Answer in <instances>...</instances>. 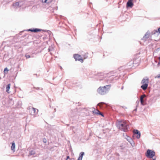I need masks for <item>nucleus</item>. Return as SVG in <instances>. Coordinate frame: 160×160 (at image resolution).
<instances>
[{"label": "nucleus", "instance_id": "a878e982", "mask_svg": "<svg viewBox=\"0 0 160 160\" xmlns=\"http://www.w3.org/2000/svg\"><path fill=\"white\" fill-rule=\"evenodd\" d=\"M43 141L44 142L46 143V141H47L46 139L45 138L43 139Z\"/></svg>", "mask_w": 160, "mask_h": 160}, {"label": "nucleus", "instance_id": "b1692460", "mask_svg": "<svg viewBox=\"0 0 160 160\" xmlns=\"http://www.w3.org/2000/svg\"><path fill=\"white\" fill-rule=\"evenodd\" d=\"M7 71V72H8V69L7 68H6L4 69V72L5 73V72Z\"/></svg>", "mask_w": 160, "mask_h": 160}, {"label": "nucleus", "instance_id": "2eb2a0df", "mask_svg": "<svg viewBox=\"0 0 160 160\" xmlns=\"http://www.w3.org/2000/svg\"><path fill=\"white\" fill-rule=\"evenodd\" d=\"M35 152L34 151L31 150L29 152V153L28 156H30L32 155H35Z\"/></svg>", "mask_w": 160, "mask_h": 160}, {"label": "nucleus", "instance_id": "473e14b6", "mask_svg": "<svg viewBox=\"0 0 160 160\" xmlns=\"http://www.w3.org/2000/svg\"><path fill=\"white\" fill-rule=\"evenodd\" d=\"M158 64L160 65V62L158 63Z\"/></svg>", "mask_w": 160, "mask_h": 160}, {"label": "nucleus", "instance_id": "393cba45", "mask_svg": "<svg viewBox=\"0 0 160 160\" xmlns=\"http://www.w3.org/2000/svg\"><path fill=\"white\" fill-rule=\"evenodd\" d=\"M160 78V75H158L157 76L155 77V78Z\"/></svg>", "mask_w": 160, "mask_h": 160}, {"label": "nucleus", "instance_id": "c9c22d12", "mask_svg": "<svg viewBox=\"0 0 160 160\" xmlns=\"http://www.w3.org/2000/svg\"><path fill=\"white\" fill-rule=\"evenodd\" d=\"M153 160H155V159H153Z\"/></svg>", "mask_w": 160, "mask_h": 160}, {"label": "nucleus", "instance_id": "aec40b11", "mask_svg": "<svg viewBox=\"0 0 160 160\" xmlns=\"http://www.w3.org/2000/svg\"><path fill=\"white\" fill-rule=\"evenodd\" d=\"M19 3L18 2H16L13 4V6H14L17 7H19Z\"/></svg>", "mask_w": 160, "mask_h": 160}, {"label": "nucleus", "instance_id": "c85d7f7f", "mask_svg": "<svg viewBox=\"0 0 160 160\" xmlns=\"http://www.w3.org/2000/svg\"><path fill=\"white\" fill-rule=\"evenodd\" d=\"M69 156H68L67 157V158H66V160H67L68 159H69Z\"/></svg>", "mask_w": 160, "mask_h": 160}, {"label": "nucleus", "instance_id": "bb28decb", "mask_svg": "<svg viewBox=\"0 0 160 160\" xmlns=\"http://www.w3.org/2000/svg\"><path fill=\"white\" fill-rule=\"evenodd\" d=\"M29 112L30 113V114L32 115H33V111H31L30 112V110L29 111Z\"/></svg>", "mask_w": 160, "mask_h": 160}, {"label": "nucleus", "instance_id": "6e6552de", "mask_svg": "<svg viewBox=\"0 0 160 160\" xmlns=\"http://www.w3.org/2000/svg\"><path fill=\"white\" fill-rule=\"evenodd\" d=\"M31 111H33V115L35 114H37L38 112V110L34 108H30V112Z\"/></svg>", "mask_w": 160, "mask_h": 160}, {"label": "nucleus", "instance_id": "f257e3e1", "mask_svg": "<svg viewBox=\"0 0 160 160\" xmlns=\"http://www.w3.org/2000/svg\"><path fill=\"white\" fill-rule=\"evenodd\" d=\"M116 125L118 128L122 131L127 132L128 130V124L125 121H118L116 122Z\"/></svg>", "mask_w": 160, "mask_h": 160}, {"label": "nucleus", "instance_id": "9b49d317", "mask_svg": "<svg viewBox=\"0 0 160 160\" xmlns=\"http://www.w3.org/2000/svg\"><path fill=\"white\" fill-rule=\"evenodd\" d=\"M84 153L83 152H80L79 155V156L78 158V159H77V160H82V157L83 155H84Z\"/></svg>", "mask_w": 160, "mask_h": 160}, {"label": "nucleus", "instance_id": "20e7f679", "mask_svg": "<svg viewBox=\"0 0 160 160\" xmlns=\"http://www.w3.org/2000/svg\"><path fill=\"white\" fill-rule=\"evenodd\" d=\"M74 57L76 61L78 60L82 62H83V60L81 55L78 54H75Z\"/></svg>", "mask_w": 160, "mask_h": 160}, {"label": "nucleus", "instance_id": "cd10ccee", "mask_svg": "<svg viewBox=\"0 0 160 160\" xmlns=\"http://www.w3.org/2000/svg\"><path fill=\"white\" fill-rule=\"evenodd\" d=\"M28 31H31L32 32H33V29H29Z\"/></svg>", "mask_w": 160, "mask_h": 160}, {"label": "nucleus", "instance_id": "423d86ee", "mask_svg": "<svg viewBox=\"0 0 160 160\" xmlns=\"http://www.w3.org/2000/svg\"><path fill=\"white\" fill-rule=\"evenodd\" d=\"M146 97V95L145 94H143L142 95H141L140 97V101L141 104L142 105H144L143 103L144 102V98Z\"/></svg>", "mask_w": 160, "mask_h": 160}, {"label": "nucleus", "instance_id": "39448f33", "mask_svg": "<svg viewBox=\"0 0 160 160\" xmlns=\"http://www.w3.org/2000/svg\"><path fill=\"white\" fill-rule=\"evenodd\" d=\"M133 0H128L127 3V7L132 8L133 6Z\"/></svg>", "mask_w": 160, "mask_h": 160}, {"label": "nucleus", "instance_id": "ddd939ff", "mask_svg": "<svg viewBox=\"0 0 160 160\" xmlns=\"http://www.w3.org/2000/svg\"><path fill=\"white\" fill-rule=\"evenodd\" d=\"M10 86H11L10 84H8L6 86V91L8 93H9V89L10 88Z\"/></svg>", "mask_w": 160, "mask_h": 160}, {"label": "nucleus", "instance_id": "4be33fe9", "mask_svg": "<svg viewBox=\"0 0 160 160\" xmlns=\"http://www.w3.org/2000/svg\"><path fill=\"white\" fill-rule=\"evenodd\" d=\"M25 57L27 58H29L31 57V56L29 55L26 54L25 55Z\"/></svg>", "mask_w": 160, "mask_h": 160}, {"label": "nucleus", "instance_id": "4468645a", "mask_svg": "<svg viewBox=\"0 0 160 160\" xmlns=\"http://www.w3.org/2000/svg\"><path fill=\"white\" fill-rule=\"evenodd\" d=\"M15 145L14 142H12V146L11 147V149L12 150H13L14 151H15Z\"/></svg>", "mask_w": 160, "mask_h": 160}, {"label": "nucleus", "instance_id": "2f4dec72", "mask_svg": "<svg viewBox=\"0 0 160 160\" xmlns=\"http://www.w3.org/2000/svg\"><path fill=\"white\" fill-rule=\"evenodd\" d=\"M139 101H137V103H139Z\"/></svg>", "mask_w": 160, "mask_h": 160}, {"label": "nucleus", "instance_id": "f704fd0d", "mask_svg": "<svg viewBox=\"0 0 160 160\" xmlns=\"http://www.w3.org/2000/svg\"><path fill=\"white\" fill-rule=\"evenodd\" d=\"M159 60L160 61V57L159 58Z\"/></svg>", "mask_w": 160, "mask_h": 160}, {"label": "nucleus", "instance_id": "5701e85b", "mask_svg": "<svg viewBox=\"0 0 160 160\" xmlns=\"http://www.w3.org/2000/svg\"><path fill=\"white\" fill-rule=\"evenodd\" d=\"M104 102H100V103H98V106H99L100 107H101V105H102V104H104Z\"/></svg>", "mask_w": 160, "mask_h": 160}, {"label": "nucleus", "instance_id": "0eeeda50", "mask_svg": "<svg viewBox=\"0 0 160 160\" xmlns=\"http://www.w3.org/2000/svg\"><path fill=\"white\" fill-rule=\"evenodd\" d=\"M133 132L135 134L137 135L136 136L137 138L138 139L139 138L141 135L140 132L137 130H134Z\"/></svg>", "mask_w": 160, "mask_h": 160}, {"label": "nucleus", "instance_id": "9d476101", "mask_svg": "<svg viewBox=\"0 0 160 160\" xmlns=\"http://www.w3.org/2000/svg\"><path fill=\"white\" fill-rule=\"evenodd\" d=\"M147 82V84H148V78H147L146 79H143L142 80L141 83L143 84H144V83H147L146 82Z\"/></svg>", "mask_w": 160, "mask_h": 160}, {"label": "nucleus", "instance_id": "72a5a7b5", "mask_svg": "<svg viewBox=\"0 0 160 160\" xmlns=\"http://www.w3.org/2000/svg\"><path fill=\"white\" fill-rule=\"evenodd\" d=\"M36 89H39V88H36Z\"/></svg>", "mask_w": 160, "mask_h": 160}, {"label": "nucleus", "instance_id": "1a4fd4ad", "mask_svg": "<svg viewBox=\"0 0 160 160\" xmlns=\"http://www.w3.org/2000/svg\"><path fill=\"white\" fill-rule=\"evenodd\" d=\"M146 83H147L143 84L141 86V88L144 90H146L147 88L148 84H147V82Z\"/></svg>", "mask_w": 160, "mask_h": 160}, {"label": "nucleus", "instance_id": "412c9836", "mask_svg": "<svg viewBox=\"0 0 160 160\" xmlns=\"http://www.w3.org/2000/svg\"><path fill=\"white\" fill-rule=\"evenodd\" d=\"M88 53H86L85 54V55L83 56L84 58V59L86 58H87V57H88Z\"/></svg>", "mask_w": 160, "mask_h": 160}, {"label": "nucleus", "instance_id": "f03ea898", "mask_svg": "<svg viewBox=\"0 0 160 160\" xmlns=\"http://www.w3.org/2000/svg\"><path fill=\"white\" fill-rule=\"evenodd\" d=\"M110 85H106L104 86L103 87H100L97 90L98 92L101 95H104L107 93L109 90V88L110 87Z\"/></svg>", "mask_w": 160, "mask_h": 160}, {"label": "nucleus", "instance_id": "dca6fc26", "mask_svg": "<svg viewBox=\"0 0 160 160\" xmlns=\"http://www.w3.org/2000/svg\"><path fill=\"white\" fill-rule=\"evenodd\" d=\"M149 37V34L148 32L146 33L144 37H143V39H145V38H148Z\"/></svg>", "mask_w": 160, "mask_h": 160}, {"label": "nucleus", "instance_id": "f8f14e48", "mask_svg": "<svg viewBox=\"0 0 160 160\" xmlns=\"http://www.w3.org/2000/svg\"><path fill=\"white\" fill-rule=\"evenodd\" d=\"M93 113H94L96 114L101 115L102 116H103L102 114L101 113L99 112V111L98 110H95L93 111Z\"/></svg>", "mask_w": 160, "mask_h": 160}, {"label": "nucleus", "instance_id": "6ab92c4d", "mask_svg": "<svg viewBox=\"0 0 160 160\" xmlns=\"http://www.w3.org/2000/svg\"><path fill=\"white\" fill-rule=\"evenodd\" d=\"M125 138L129 142H130V141L131 140V139L127 135H126V137H125Z\"/></svg>", "mask_w": 160, "mask_h": 160}, {"label": "nucleus", "instance_id": "c756f323", "mask_svg": "<svg viewBox=\"0 0 160 160\" xmlns=\"http://www.w3.org/2000/svg\"><path fill=\"white\" fill-rule=\"evenodd\" d=\"M158 31L159 32H160V28L158 29Z\"/></svg>", "mask_w": 160, "mask_h": 160}, {"label": "nucleus", "instance_id": "7ed1b4c3", "mask_svg": "<svg viewBox=\"0 0 160 160\" xmlns=\"http://www.w3.org/2000/svg\"><path fill=\"white\" fill-rule=\"evenodd\" d=\"M155 154V153L154 151L150 149H148L145 153L146 156L150 158H152Z\"/></svg>", "mask_w": 160, "mask_h": 160}, {"label": "nucleus", "instance_id": "a211bd4d", "mask_svg": "<svg viewBox=\"0 0 160 160\" xmlns=\"http://www.w3.org/2000/svg\"><path fill=\"white\" fill-rule=\"evenodd\" d=\"M41 30V29H37V28H35V29H33V31L34 32H38L40 31Z\"/></svg>", "mask_w": 160, "mask_h": 160}, {"label": "nucleus", "instance_id": "7c9ffc66", "mask_svg": "<svg viewBox=\"0 0 160 160\" xmlns=\"http://www.w3.org/2000/svg\"><path fill=\"white\" fill-rule=\"evenodd\" d=\"M48 51H50V50H50V48H49L48 49Z\"/></svg>", "mask_w": 160, "mask_h": 160}, {"label": "nucleus", "instance_id": "f3484780", "mask_svg": "<svg viewBox=\"0 0 160 160\" xmlns=\"http://www.w3.org/2000/svg\"><path fill=\"white\" fill-rule=\"evenodd\" d=\"M42 2H45L47 3H49L50 2L51 0H41Z\"/></svg>", "mask_w": 160, "mask_h": 160}]
</instances>
